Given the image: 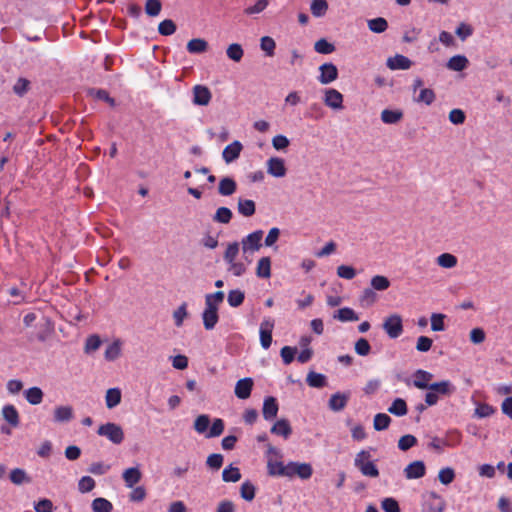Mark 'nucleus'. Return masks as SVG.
<instances>
[{
	"mask_svg": "<svg viewBox=\"0 0 512 512\" xmlns=\"http://www.w3.org/2000/svg\"><path fill=\"white\" fill-rule=\"evenodd\" d=\"M468 59L463 55H455L447 62V68L452 71H463L468 66Z\"/></svg>",
	"mask_w": 512,
	"mask_h": 512,
	"instance_id": "nucleus-30",
	"label": "nucleus"
},
{
	"mask_svg": "<svg viewBox=\"0 0 512 512\" xmlns=\"http://www.w3.org/2000/svg\"><path fill=\"white\" fill-rule=\"evenodd\" d=\"M236 181L231 177H224L218 185V192L222 196H230L236 192Z\"/></svg>",
	"mask_w": 512,
	"mask_h": 512,
	"instance_id": "nucleus-25",
	"label": "nucleus"
},
{
	"mask_svg": "<svg viewBox=\"0 0 512 512\" xmlns=\"http://www.w3.org/2000/svg\"><path fill=\"white\" fill-rule=\"evenodd\" d=\"M368 27L374 33H382L388 28V22L382 17H377L368 21Z\"/></svg>",
	"mask_w": 512,
	"mask_h": 512,
	"instance_id": "nucleus-46",
	"label": "nucleus"
},
{
	"mask_svg": "<svg viewBox=\"0 0 512 512\" xmlns=\"http://www.w3.org/2000/svg\"><path fill=\"white\" fill-rule=\"evenodd\" d=\"M319 71L318 81L323 85L330 84L338 78V69L333 63L322 64Z\"/></svg>",
	"mask_w": 512,
	"mask_h": 512,
	"instance_id": "nucleus-9",
	"label": "nucleus"
},
{
	"mask_svg": "<svg viewBox=\"0 0 512 512\" xmlns=\"http://www.w3.org/2000/svg\"><path fill=\"white\" fill-rule=\"evenodd\" d=\"M254 381L250 377H245L236 382L234 393L238 399L244 400L250 397Z\"/></svg>",
	"mask_w": 512,
	"mask_h": 512,
	"instance_id": "nucleus-10",
	"label": "nucleus"
},
{
	"mask_svg": "<svg viewBox=\"0 0 512 512\" xmlns=\"http://www.w3.org/2000/svg\"><path fill=\"white\" fill-rule=\"evenodd\" d=\"M122 478L128 488H133L137 483L140 482L142 473L138 467H131L124 470Z\"/></svg>",
	"mask_w": 512,
	"mask_h": 512,
	"instance_id": "nucleus-20",
	"label": "nucleus"
},
{
	"mask_svg": "<svg viewBox=\"0 0 512 512\" xmlns=\"http://www.w3.org/2000/svg\"><path fill=\"white\" fill-rule=\"evenodd\" d=\"M211 92L206 86L196 85L193 88V103L206 106L211 100Z\"/></svg>",
	"mask_w": 512,
	"mask_h": 512,
	"instance_id": "nucleus-17",
	"label": "nucleus"
},
{
	"mask_svg": "<svg viewBox=\"0 0 512 512\" xmlns=\"http://www.w3.org/2000/svg\"><path fill=\"white\" fill-rule=\"evenodd\" d=\"M349 398H350L349 392H347V393L336 392L331 395V397L328 401V407L330 410H332L334 412L342 411L346 407Z\"/></svg>",
	"mask_w": 512,
	"mask_h": 512,
	"instance_id": "nucleus-13",
	"label": "nucleus"
},
{
	"mask_svg": "<svg viewBox=\"0 0 512 512\" xmlns=\"http://www.w3.org/2000/svg\"><path fill=\"white\" fill-rule=\"evenodd\" d=\"M445 315L441 313H433L431 315V330L435 332L444 331L445 324L444 319Z\"/></svg>",
	"mask_w": 512,
	"mask_h": 512,
	"instance_id": "nucleus-56",
	"label": "nucleus"
},
{
	"mask_svg": "<svg viewBox=\"0 0 512 512\" xmlns=\"http://www.w3.org/2000/svg\"><path fill=\"white\" fill-rule=\"evenodd\" d=\"M224 431V422L220 418L214 419L212 426L207 433V438H214L220 436Z\"/></svg>",
	"mask_w": 512,
	"mask_h": 512,
	"instance_id": "nucleus-58",
	"label": "nucleus"
},
{
	"mask_svg": "<svg viewBox=\"0 0 512 512\" xmlns=\"http://www.w3.org/2000/svg\"><path fill=\"white\" fill-rule=\"evenodd\" d=\"M448 118L454 125H461L465 122L466 115L463 110L455 108L449 112Z\"/></svg>",
	"mask_w": 512,
	"mask_h": 512,
	"instance_id": "nucleus-61",
	"label": "nucleus"
},
{
	"mask_svg": "<svg viewBox=\"0 0 512 512\" xmlns=\"http://www.w3.org/2000/svg\"><path fill=\"white\" fill-rule=\"evenodd\" d=\"M314 49L319 54H330L335 51V46L322 38L315 42Z\"/></svg>",
	"mask_w": 512,
	"mask_h": 512,
	"instance_id": "nucleus-50",
	"label": "nucleus"
},
{
	"mask_svg": "<svg viewBox=\"0 0 512 512\" xmlns=\"http://www.w3.org/2000/svg\"><path fill=\"white\" fill-rule=\"evenodd\" d=\"M454 478L455 472L452 468L447 467L439 471L438 479L444 485L450 484L454 480Z\"/></svg>",
	"mask_w": 512,
	"mask_h": 512,
	"instance_id": "nucleus-62",
	"label": "nucleus"
},
{
	"mask_svg": "<svg viewBox=\"0 0 512 512\" xmlns=\"http://www.w3.org/2000/svg\"><path fill=\"white\" fill-rule=\"evenodd\" d=\"M313 469L309 463H299L290 461L286 465L285 477L292 478L297 475L299 478L306 480L312 476Z\"/></svg>",
	"mask_w": 512,
	"mask_h": 512,
	"instance_id": "nucleus-2",
	"label": "nucleus"
},
{
	"mask_svg": "<svg viewBox=\"0 0 512 512\" xmlns=\"http://www.w3.org/2000/svg\"><path fill=\"white\" fill-rule=\"evenodd\" d=\"M426 473V466L423 461L416 460L408 464L404 469V475L406 479H419Z\"/></svg>",
	"mask_w": 512,
	"mask_h": 512,
	"instance_id": "nucleus-12",
	"label": "nucleus"
},
{
	"mask_svg": "<svg viewBox=\"0 0 512 512\" xmlns=\"http://www.w3.org/2000/svg\"><path fill=\"white\" fill-rule=\"evenodd\" d=\"M433 375L430 372L419 369L414 373L413 385L418 389H428L431 384L429 381L432 379Z\"/></svg>",
	"mask_w": 512,
	"mask_h": 512,
	"instance_id": "nucleus-24",
	"label": "nucleus"
},
{
	"mask_svg": "<svg viewBox=\"0 0 512 512\" xmlns=\"http://www.w3.org/2000/svg\"><path fill=\"white\" fill-rule=\"evenodd\" d=\"M279 410L277 400L273 396H268L264 399L262 414L265 420H273L276 418Z\"/></svg>",
	"mask_w": 512,
	"mask_h": 512,
	"instance_id": "nucleus-18",
	"label": "nucleus"
},
{
	"mask_svg": "<svg viewBox=\"0 0 512 512\" xmlns=\"http://www.w3.org/2000/svg\"><path fill=\"white\" fill-rule=\"evenodd\" d=\"M306 382L310 387L323 388L327 384V378L321 373L310 371L306 377Z\"/></svg>",
	"mask_w": 512,
	"mask_h": 512,
	"instance_id": "nucleus-29",
	"label": "nucleus"
},
{
	"mask_svg": "<svg viewBox=\"0 0 512 512\" xmlns=\"http://www.w3.org/2000/svg\"><path fill=\"white\" fill-rule=\"evenodd\" d=\"M383 330L387 333V335L392 338H398L402 332H403V324H402V318L398 314H392L388 316L383 324H382Z\"/></svg>",
	"mask_w": 512,
	"mask_h": 512,
	"instance_id": "nucleus-3",
	"label": "nucleus"
},
{
	"mask_svg": "<svg viewBox=\"0 0 512 512\" xmlns=\"http://www.w3.org/2000/svg\"><path fill=\"white\" fill-rule=\"evenodd\" d=\"M355 467H357L364 476L372 478L379 476V470L372 461L369 463L355 465Z\"/></svg>",
	"mask_w": 512,
	"mask_h": 512,
	"instance_id": "nucleus-48",
	"label": "nucleus"
},
{
	"mask_svg": "<svg viewBox=\"0 0 512 512\" xmlns=\"http://www.w3.org/2000/svg\"><path fill=\"white\" fill-rule=\"evenodd\" d=\"M177 27L171 19H165L158 25V32L163 36H170L175 33Z\"/></svg>",
	"mask_w": 512,
	"mask_h": 512,
	"instance_id": "nucleus-49",
	"label": "nucleus"
},
{
	"mask_svg": "<svg viewBox=\"0 0 512 512\" xmlns=\"http://www.w3.org/2000/svg\"><path fill=\"white\" fill-rule=\"evenodd\" d=\"M256 275L260 278H269L271 275V259L270 257H262L258 260L256 267Z\"/></svg>",
	"mask_w": 512,
	"mask_h": 512,
	"instance_id": "nucleus-32",
	"label": "nucleus"
},
{
	"mask_svg": "<svg viewBox=\"0 0 512 512\" xmlns=\"http://www.w3.org/2000/svg\"><path fill=\"white\" fill-rule=\"evenodd\" d=\"M238 212L245 216L250 217L255 214L256 211V205L253 200L250 199H239L238 200Z\"/></svg>",
	"mask_w": 512,
	"mask_h": 512,
	"instance_id": "nucleus-31",
	"label": "nucleus"
},
{
	"mask_svg": "<svg viewBox=\"0 0 512 512\" xmlns=\"http://www.w3.org/2000/svg\"><path fill=\"white\" fill-rule=\"evenodd\" d=\"M188 317L187 303H182L174 312L173 319L176 327L183 325L184 319Z\"/></svg>",
	"mask_w": 512,
	"mask_h": 512,
	"instance_id": "nucleus-47",
	"label": "nucleus"
},
{
	"mask_svg": "<svg viewBox=\"0 0 512 512\" xmlns=\"http://www.w3.org/2000/svg\"><path fill=\"white\" fill-rule=\"evenodd\" d=\"M233 217L232 211L227 207H219L212 217L215 223L228 224Z\"/></svg>",
	"mask_w": 512,
	"mask_h": 512,
	"instance_id": "nucleus-35",
	"label": "nucleus"
},
{
	"mask_svg": "<svg viewBox=\"0 0 512 512\" xmlns=\"http://www.w3.org/2000/svg\"><path fill=\"white\" fill-rule=\"evenodd\" d=\"M242 149L243 146L241 142L237 140L233 141L232 143L227 145L222 152V157L224 161L227 164L232 163L233 161L239 158Z\"/></svg>",
	"mask_w": 512,
	"mask_h": 512,
	"instance_id": "nucleus-15",
	"label": "nucleus"
},
{
	"mask_svg": "<svg viewBox=\"0 0 512 512\" xmlns=\"http://www.w3.org/2000/svg\"><path fill=\"white\" fill-rule=\"evenodd\" d=\"M381 506L385 512H400L399 504L394 498H385Z\"/></svg>",
	"mask_w": 512,
	"mask_h": 512,
	"instance_id": "nucleus-64",
	"label": "nucleus"
},
{
	"mask_svg": "<svg viewBox=\"0 0 512 512\" xmlns=\"http://www.w3.org/2000/svg\"><path fill=\"white\" fill-rule=\"evenodd\" d=\"M95 481L90 476H83L78 482V489L81 493H87L94 489Z\"/></svg>",
	"mask_w": 512,
	"mask_h": 512,
	"instance_id": "nucleus-60",
	"label": "nucleus"
},
{
	"mask_svg": "<svg viewBox=\"0 0 512 512\" xmlns=\"http://www.w3.org/2000/svg\"><path fill=\"white\" fill-rule=\"evenodd\" d=\"M162 4L160 0H146L145 12L148 16L155 17L160 14Z\"/></svg>",
	"mask_w": 512,
	"mask_h": 512,
	"instance_id": "nucleus-51",
	"label": "nucleus"
},
{
	"mask_svg": "<svg viewBox=\"0 0 512 512\" xmlns=\"http://www.w3.org/2000/svg\"><path fill=\"white\" fill-rule=\"evenodd\" d=\"M239 253V244L237 242L230 243L224 253V260L228 264H232Z\"/></svg>",
	"mask_w": 512,
	"mask_h": 512,
	"instance_id": "nucleus-55",
	"label": "nucleus"
},
{
	"mask_svg": "<svg viewBox=\"0 0 512 512\" xmlns=\"http://www.w3.org/2000/svg\"><path fill=\"white\" fill-rule=\"evenodd\" d=\"M121 353V344L119 340L109 344L105 350V359L108 361L116 360Z\"/></svg>",
	"mask_w": 512,
	"mask_h": 512,
	"instance_id": "nucleus-45",
	"label": "nucleus"
},
{
	"mask_svg": "<svg viewBox=\"0 0 512 512\" xmlns=\"http://www.w3.org/2000/svg\"><path fill=\"white\" fill-rule=\"evenodd\" d=\"M268 474L270 476H284L286 472V465L282 461L273 460L269 458L267 461Z\"/></svg>",
	"mask_w": 512,
	"mask_h": 512,
	"instance_id": "nucleus-34",
	"label": "nucleus"
},
{
	"mask_svg": "<svg viewBox=\"0 0 512 512\" xmlns=\"http://www.w3.org/2000/svg\"><path fill=\"white\" fill-rule=\"evenodd\" d=\"M26 401L31 405H38L42 402L44 393L39 387H31L24 391Z\"/></svg>",
	"mask_w": 512,
	"mask_h": 512,
	"instance_id": "nucleus-26",
	"label": "nucleus"
},
{
	"mask_svg": "<svg viewBox=\"0 0 512 512\" xmlns=\"http://www.w3.org/2000/svg\"><path fill=\"white\" fill-rule=\"evenodd\" d=\"M255 490V486L251 482L246 481L240 488L241 497L246 501H252L255 498Z\"/></svg>",
	"mask_w": 512,
	"mask_h": 512,
	"instance_id": "nucleus-54",
	"label": "nucleus"
},
{
	"mask_svg": "<svg viewBox=\"0 0 512 512\" xmlns=\"http://www.w3.org/2000/svg\"><path fill=\"white\" fill-rule=\"evenodd\" d=\"M426 508L428 512H444L446 502L436 492H429L426 499Z\"/></svg>",
	"mask_w": 512,
	"mask_h": 512,
	"instance_id": "nucleus-14",
	"label": "nucleus"
},
{
	"mask_svg": "<svg viewBox=\"0 0 512 512\" xmlns=\"http://www.w3.org/2000/svg\"><path fill=\"white\" fill-rule=\"evenodd\" d=\"M222 479L225 482H237L241 479L239 468L229 465L222 472Z\"/></svg>",
	"mask_w": 512,
	"mask_h": 512,
	"instance_id": "nucleus-44",
	"label": "nucleus"
},
{
	"mask_svg": "<svg viewBox=\"0 0 512 512\" xmlns=\"http://www.w3.org/2000/svg\"><path fill=\"white\" fill-rule=\"evenodd\" d=\"M323 101L324 104L331 109H343V95L334 88L325 90Z\"/></svg>",
	"mask_w": 512,
	"mask_h": 512,
	"instance_id": "nucleus-8",
	"label": "nucleus"
},
{
	"mask_svg": "<svg viewBox=\"0 0 512 512\" xmlns=\"http://www.w3.org/2000/svg\"><path fill=\"white\" fill-rule=\"evenodd\" d=\"M226 53H227L228 58L235 62H239L242 59L243 54H244L241 45L236 44V43L229 45L226 50Z\"/></svg>",
	"mask_w": 512,
	"mask_h": 512,
	"instance_id": "nucleus-52",
	"label": "nucleus"
},
{
	"mask_svg": "<svg viewBox=\"0 0 512 512\" xmlns=\"http://www.w3.org/2000/svg\"><path fill=\"white\" fill-rule=\"evenodd\" d=\"M106 406L112 409L121 402V390L119 388H110L106 391L105 396Z\"/></svg>",
	"mask_w": 512,
	"mask_h": 512,
	"instance_id": "nucleus-33",
	"label": "nucleus"
},
{
	"mask_svg": "<svg viewBox=\"0 0 512 512\" xmlns=\"http://www.w3.org/2000/svg\"><path fill=\"white\" fill-rule=\"evenodd\" d=\"M223 460L224 457L222 454L213 453L207 457L206 465L213 470H218L221 468Z\"/></svg>",
	"mask_w": 512,
	"mask_h": 512,
	"instance_id": "nucleus-59",
	"label": "nucleus"
},
{
	"mask_svg": "<svg viewBox=\"0 0 512 512\" xmlns=\"http://www.w3.org/2000/svg\"><path fill=\"white\" fill-rule=\"evenodd\" d=\"M74 417V412L72 406L62 405L57 406L53 412V421L55 423H68Z\"/></svg>",
	"mask_w": 512,
	"mask_h": 512,
	"instance_id": "nucleus-16",
	"label": "nucleus"
},
{
	"mask_svg": "<svg viewBox=\"0 0 512 512\" xmlns=\"http://www.w3.org/2000/svg\"><path fill=\"white\" fill-rule=\"evenodd\" d=\"M270 431L272 434L282 436L284 439H288L292 434V428L287 419H279L276 421Z\"/></svg>",
	"mask_w": 512,
	"mask_h": 512,
	"instance_id": "nucleus-21",
	"label": "nucleus"
},
{
	"mask_svg": "<svg viewBox=\"0 0 512 512\" xmlns=\"http://www.w3.org/2000/svg\"><path fill=\"white\" fill-rule=\"evenodd\" d=\"M310 10L314 17H323L328 10V3L326 0H312Z\"/></svg>",
	"mask_w": 512,
	"mask_h": 512,
	"instance_id": "nucleus-39",
	"label": "nucleus"
},
{
	"mask_svg": "<svg viewBox=\"0 0 512 512\" xmlns=\"http://www.w3.org/2000/svg\"><path fill=\"white\" fill-rule=\"evenodd\" d=\"M37 327L38 331L35 334V339H37L39 342L47 341L54 333V322L48 317H43L42 321L38 323ZM33 339L34 337L31 335L29 340L32 341Z\"/></svg>",
	"mask_w": 512,
	"mask_h": 512,
	"instance_id": "nucleus-5",
	"label": "nucleus"
},
{
	"mask_svg": "<svg viewBox=\"0 0 512 512\" xmlns=\"http://www.w3.org/2000/svg\"><path fill=\"white\" fill-rule=\"evenodd\" d=\"M391 418L385 413H378L374 417L373 427L376 431H383L389 427Z\"/></svg>",
	"mask_w": 512,
	"mask_h": 512,
	"instance_id": "nucleus-43",
	"label": "nucleus"
},
{
	"mask_svg": "<svg viewBox=\"0 0 512 512\" xmlns=\"http://www.w3.org/2000/svg\"><path fill=\"white\" fill-rule=\"evenodd\" d=\"M386 65L391 70H407L412 66V61L404 55L397 54L389 57Z\"/></svg>",
	"mask_w": 512,
	"mask_h": 512,
	"instance_id": "nucleus-19",
	"label": "nucleus"
},
{
	"mask_svg": "<svg viewBox=\"0 0 512 512\" xmlns=\"http://www.w3.org/2000/svg\"><path fill=\"white\" fill-rule=\"evenodd\" d=\"M93 512H111L113 505L105 498L98 497L92 501L91 504Z\"/></svg>",
	"mask_w": 512,
	"mask_h": 512,
	"instance_id": "nucleus-40",
	"label": "nucleus"
},
{
	"mask_svg": "<svg viewBox=\"0 0 512 512\" xmlns=\"http://www.w3.org/2000/svg\"><path fill=\"white\" fill-rule=\"evenodd\" d=\"M263 231L262 230H256L250 234H248L246 237L242 239V249L244 252L247 251H258L262 244L261 240L263 238Z\"/></svg>",
	"mask_w": 512,
	"mask_h": 512,
	"instance_id": "nucleus-7",
	"label": "nucleus"
},
{
	"mask_svg": "<svg viewBox=\"0 0 512 512\" xmlns=\"http://www.w3.org/2000/svg\"><path fill=\"white\" fill-rule=\"evenodd\" d=\"M208 49V43L202 38L191 39L187 43V50L191 54H200L206 52Z\"/></svg>",
	"mask_w": 512,
	"mask_h": 512,
	"instance_id": "nucleus-27",
	"label": "nucleus"
},
{
	"mask_svg": "<svg viewBox=\"0 0 512 512\" xmlns=\"http://www.w3.org/2000/svg\"><path fill=\"white\" fill-rule=\"evenodd\" d=\"M99 436L106 437L113 444L119 445L124 440V431L119 424L108 422L99 426L97 430Z\"/></svg>",
	"mask_w": 512,
	"mask_h": 512,
	"instance_id": "nucleus-1",
	"label": "nucleus"
},
{
	"mask_svg": "<svg viewBox=\"0 0 512 512\" xmlns=\"http://www.w3.org/2000/svg\"><path fill=\"white\" fill-rule=\"evenodd\" d=\"M273 328L274 320L271 318L264 319L260 324V344L263 349H268L271 346Z\"/></svg>",
	"mask_w": 512,
	"mask_h": 512,
	"instance_id": "nucleus-6",
	"label": "nucleus"
},
{
	"mask_svg": "<svg viewBox=\"0 0 512 512\" xmlns=\"http://www.w3.org/2000/svg\"><path fill=\"white\" fill-rule=\"evenodd\" d=\"M388 412L399 417L406 415L408 409L405 400L402 398H396L388 408Z\"/></svg>",
	"mask_w": 512,
	"mask_h": 512,
	"instance_id": "nucleus-38",
	"label": "nucleus"
},
{
	"mask_svg": "<svg viewBox=\"0 0 512 512\" xmlns=\"http://www.w3.org/2000/svg\"><path fill=\"white\" fill-rule=\"evenodd\" d=\"M403 118V112L399 109L390 110L384 109L381 112V120L385 124H396Z\"/></svg>",
	"mask_w": 512,
	"mask_h": 512,
	"instance_id": "nucleus-28",
	"label": "nucleus"
},
{
	"mask_svg": "<svg viewBox=\"0 0 512 512\" xmlns=\"http://www.w3.org/2000/svg\"><path fill=\"white\" fill-rule=\"evenodd\" d=\"M436 99L435 92L430 88H423L420 90L419 95L414 99L417 103L431 105Z\"/></svg>",
	"mask_w": 512,
	"mask_h": 512,
	"instance_id": "nucleus-42",
	"label": "nucleus"
},
{
	"mask_svg": "<svg viewBox=\"0 0 512 512\" xmlns=\"http://www.w3.org/2000/svg\"><path fill=\"white\" fill-rule=\"evenodd\" d=\"M334 318L341 322L357 321L359 319L354 310L348 307L339 309L336 314H334Z\"/></svg>",
	"mask_w": 512,
	"mask_h": 512,
	"instance_id": "nucleus-41",
	"label": "nucleus"
},
{
	"mask_svg": "<svg viewBox=\"0 0 512 512\" xmlns=\"http://www.w3.org/2000/svg\"><path fill=\"white\" fill-rule=\"evenodd\" d=\"M417 444V438L411 434L402 436L398 441V448L407 451Z\"/></svg>",
	"mask_w": 512,
	"mask_h": 512,
	"instance_id": "nucleus-57",
	"label": "nucleus"
},
{
	"mask_svg": "<svg viewBox=\"0 0 512 512\" xmlns=\"http://www.w3.org/2000/svg\"><path fill=\"white\" fill-rule=\"evenodd\" d=\"M218 307L211 302L205 301V309L202 313L203 325L206 330H212L219 320Z\"/></svg>",
	"mask_w": 512,
	"mask_h": 512,
	"instance_id": "nucleus-4",
	"label": "nucleus"
},
{
	"mask_svg": "<svg viewBox=\"0 0 512 512\" xmlns=\"http://www.w3.org/2000/svg\"><path fill=\"white\" fill-rule=\"evenodd\" d=\"M2 416L7 421L11 427H18L20 423V417L17 409L11 405L7 404L2 408Z\"/></svg>",
	"mask_w": 512,
	"mask_h": 512,
	"instance_id": "nucleus-22",
	"label": "nucleus"
},
{
	"mask_svg": "<svg viewBox=\"0 0 512 512\" xmlns=\"http://www.w3.org/2000/svg\"><path fill=\"white\" fill-rule=\"evenodd\" d=\"M436 263L442 268L451 269L457 265L458 259L453 254L442 253L436 258Z\"/></svg>",
	"mask_w": 512,
	"mask_h": 512,
	"instance_id": "nucleus-36",
	"label": "nucleus"
},
{
	"mask_svg": "<svg viewBox=\"0 0 512 512\" xmlns=\"http://www.w3.org/2000/svg\"><path fill=\"white\" fill-rule=\"evenodd\" d=\"M429 390L434 391L437 395L449 396L455 392L456 388L450 381L443 380L441 382L432 383L429 386Z\"/></svg>",
	"mask_w": 512,
	"mask_h": 512,
	"instance_id": "nucleus-23",
	"label": "nucleus"
},
{
	"mask_svg": "<svg viewBox=\"0 0 512 512\" xmlns=\"http://www.w3.org/2000/svg\"><path fill=\"white\" fill-rule=\"evenodd\" d=\"M101 345V339L98 335H91L87 338L85 343V352L92 353L99 349Z\"/></svg>",
	"mask_w": 512,
	"mask_h": 512,
	"instance_id": "nucleus-63",
	"label": "nucleus"
},
{
	"mask_svg": "<svg viewBox=\"0 0 512 512\" xmlns=\"http://www.w3.org/2000/svg\"><path fill=\"white\" fill-rule=\"evenodd\" d=\"M10 481L15 485H21L23 483H30L31 478L27 475L25 470L21 468H15L10 472Z\"/></svg>",
	"mask_w": 512,
	"mask_h": 512,
	"instance_id": "nucleus-37",
	"label": "nucleus"
},
{
	"mask_svg": "<svg viewBox=\"0 0 512 512\" xmlns=\"http://www.w3.org/2000/svg\"><path fill=\"white\" fill-rule=\"evenodd\" d=\"M267 172L273 177L281 178L286 175L285 162L282 158L271 157L267 160Z\"/></svg>",
	"mask_w": 512,
	"mask_h": 512,
	"instance_id": "nucleus-11",
	"label": "nucleus"
},
{
	"mask_svg": "<svg viewBox=\"0 0 512 512\" xmlns=\"http://www.w3.org/2000/svg\"><path fill=\"white\" fill-rule=\"evenodd\" d=\"M210 424V418L206 414L199 415L194 421V429L202 434L207 431Z\"/></svg>",
	"mask_w": 512,
	"mask_h": 512,
	"instance_id": "nucleus-53",
	"label": "nucleus"
}]
</instances>
